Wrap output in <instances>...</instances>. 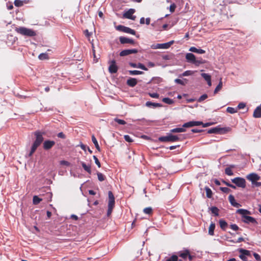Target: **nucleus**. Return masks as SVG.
<instances>
[{
  "label": "nucleus",
  "mask_w": 261,
  "mask_h": 261,
  "mask_svg": "<svg viewBox=\"0 0 261 261\" xmlns=\"http://www.w3.org/2000/svg\"><path fill=\"white\" fill-rule=\"evenodd\" d=\"M253 256L254 257V258L257 260H260V255L256 253H253Z\"/></svg>",
  "instance_id": "680f3d73"
},
{
  "label": "nucleus",
  "mask_w": 261,
  "mask_h": 261,
  "mask_svg": "<svg viewBox=\"0 0 261 261\" xmlns=\"http://www.w3.org/2000/svg\"><path fill=\"white\" fill-rule=\"evenodd\" d=\"M97 174L98 179L99 181H102L105 180L106 176L102 173L100 172H98Z\"/></svg>",
  "instance_id": "79ce46f5"
},
{
  "label": "nucleus",
  "mask_w": 261,
  "mask_h": 261,
  "mask_svg": "<svg viewBox=\"0 0 261 261\" xmlns=\"http://www.w3.org/2000/svg\"><path fill=\"white\" fill-rule=\"evenodd\" d=\"M137 68H140V69L145 70V71L148 70L147 68H146L143 64L140 63L138 64Z\"/></svg>",
  "instance_id": "09e8293b"
},
{
  "label": "nucleus",
  "mask_w": 261,
  "mask_h": 261,
  "mask_svg": "<svg viewBox=\"0 0 261 261\" xmlns=\"http://www.w3.org/2000/svg\"><path fill=\"white\" fill-rule=\"evenodd\" d=\"M226 112L230 114H234L238 112V109L232 107H227Z\"/></svg>",
  "instance_id": "72a5a7b5"
},
{
  "label": "nucleus",
  "mask_w": 261,
  "mask_h": 261,
  "mask_svg": "<svg viewBox=\"0 0 261 261\" xmlns=\"http://www.w3.org/2000/svg\"><path fill=\"white\" fill-rule=\"evenodd\" d=\"M232 182L234 184L237 186L245 188L246 187V180L244 178L242 177H236L231 179Z\"/></svg>",
  "instance_id": "423d86ee"
},
{
  "label": "nucleus",
  "mask_w": 261,
  "mask_h": 261,
  "mask_svg": "<svg viewBox=\"0 0 261 261\" xmlns=\"http://www.w3.org/2000/svg\"><path fill=\"white\" fill-rule=\"evenodd\" d=\"M35 136V140L33 142L31 150L28 154V156L31 157L35 152L37 148L43 143V148L45 150L50 149L56 144L55 142L53 140H46L43 142L44 138L43 136L45 135V132L40 130H36L34 132Z\"/></svg>",
  "instance_id": "f257e3e1"
},
{
  "label": "nucleus",
  "mask_w": 261,
  "mask_h": 261,
  "mask_svg": "<svg viewBox=\"0 0 261 261\" xmlns=\"http://www.w3.org/2000/svg\"><path fill=\"white\" fill-rule=\"evenodd\" d=\"M236 213L242 215L243 219L248 215H251V212L245 209H238L237 210Z\"/></svg>",
  "instance_id": "dca6fc26"
},
{
  "label": "nucleus",
  "mask_w": 261,
  "mask_h": 261,
  "mask_svg": "<svg viewBox=\"0 0 261 261\" xmlns=\"http://www.w3.org/2000/svg\"><path fill=\"white\" fill-rule=\"evenodd\" d=\"M211 212L213 214H214L216 216H218L219 215V209L216 207L213 206L211 208Z\"/></svg>",
  "instance_id": "e433bc0d"
},
{
  "label": "nucleus",
  "mask_w": 261,
  "mask_h": 261,
  "mask_svg": "<svg viewBox=\"0 0 261 261\" xmlns=\"http://www.w3.org/2000/svg\"><path fill=\"white\" fill-rule=\"evenodd\" d=\"M114 121L121 125H124L126 123L124 120L118 118H115Z\"/></svg>",
  "instance_id": "a18cd8bd"
},
{
  "label": "nucleus",
  "mask_w": 261,
  "mask_h": 261,
  "mask_svg": "<svg viewBox=\"0 0 261 261\" xmlns=\"http://www.w3.org/2000/svg\"><path fill=\"white\" fill-rule=\"evenodd\" d=\"M113 208V207H108V209L107 211L108 216H109L111 215Z\"/></svg>",
  "instance_id": "13d9d810"
},
{
  "label": "nucleus",
  "mask_w": 261,
  "mask_h": 261,
  "mask_svg": "<svg viewBox=\"0 0 261 261\" xmlns=\"http://www.w3.org/2000/svg\"><path fill=\"white\" fill-rule=\"evenodd\" d=\"M201 125H202L203 127H207V126H209L211 125V123H203L202 122V124H201Z\"/></svg>",
  "instance_id": "338daca9"
},
{
  "label": "nucleus",
  "mask_w": 261,
  "mask_h": 261,
  "mask_svg": "<svg viewBox=\"0 0 261 261\" xmlns=\"http://www.w3.org/2000/svg\"><path fill=\"white\" fill-rule=\"evenodd\" d=\"M148 66L149 67H153L155 66V64L153 62H148Z\"/></svg>",
  "instance_id": "69168bd1"
},
{
  "label": "nucleus",
  "mask_w": 261,
  "mask_h": 261,
  "mask_svg": "<svg viewBox=\"0 0 261 261\" xmlns=\"http://www.w3.org/2000/svg\"><path fill=\"white\" fill-rule=\"evenodd\" d=\"M82 166L84 169L87 171L88 173L91 174V166L87 165L84 162L81 163Z\"/></svg>",
  "instance_id": "bb28decb"
},
{
  "label": "nucleus",
  "mask_w": 261,
  "mask_h": 261,
  "mask_svg": "<svg viewBox=\"0 0 261 261\" xmlns=\"http://www.w3.org/2000/svg\"><path fill=\"white\" fill-rule=\"evenodd\" d=\"M219 224L221 228L225 230L228 226L227 223L223 219H220L219 220Z\"/></svg>",
  "instance_id": "b1692460"
},
{
  "label": "nucleus",
  "mask_w": 261,
  "mask_h": 261,
  "mask_svg": "<svg viewBox=\"0 0 261 261\" xmlns=\"http://www.w3.org/2000/svg\"><path fill=\"white\" fill-rule=\"evenodd\" d=\"M222 80L221 79L218 85H217V86L216 87V88H215V89L214 90V94H216L217 93H218L222 89Z\"/></svg>",
  "instance_id": "473e14b6"
},
{
  "label": "nucleus",
  "mask_w": 261,
  "mask_h": 261,
  "mask_svg": "<svg viewBox=\"0 0 261 261\" xmlns=\"http://www.w3.org/2000/svg\"><path fill=\"white\" fill-rule=\"evenodd\" d=\"M126 84L130 87H135L137 84V80L135 78H129L127 80Z\"/></svg>",
  "instance_id": "6ab92c4d"
},
{
  "label": "nucleus",
  "mask_w": 261,
  "mask_h": 261,
  "mask_svg": "<svg viewBox=\"0 0 261 261\" xmlns=\"http://www.w3.org/2000/svg\"><path fill=\"white\" fill-rule=\"evenodd\" d=\"M234 166L232 165V166H231L230 167H227L225 168V173L226 174L228 175H232L233 174V172L231 170V168H234Z\"/></svg>",
  "instance_id": "c756f323"
},
{
  "label": "nucleus",
  "mask_w": 261,
  "mask_h": 261,
  "mask_svg": "<svg viewBox=\"0 0 261 261\" xmlns=\"http://www.w3.org/2000/svg\"><path fill=\"white\" fill-rule=\"evenodd\" d=\"M239 257L243 261H247V257L242 253H241V254L239 255Z\"/></svg>",
  "instance_id": "052dcab7"
},
{
  "label": "nucleus",
  "mask_w": 261,
  "mask_h": 261,
  "mask_svg": "<svg viewBox=\"0 0 261 261\" xmlns=\"http://www.w3.org/2000/svg\"><path fill=\"white\" fill-rule=\"evenodd\" d=\"M201 75L206 82L211 79V76L207 73H203Z\"/></svg>",
  "instance_id": "ea45409f"
},
{
  "label": "nucleus",
  "mask_w": 261,
  "mask_h": 261,
  "mask_svg": "<svg viewBox=\"0 0 261 261\" xmlns=\"http://www.w3.org/2000/svg\"><path fill=\"white\" fill-rule=\"evenodd\" d=\"M228 200L230 204L234 207H239L241 206V205L240 203L236 201L234 196L232 195H230L228 196Z\"/></svg>",
  "instance_id": "2eb2a0df"
},
{
  "label": "nucleus",
  "mask_w": 261,
  "mask_h": 261,
  "mask_svg": "<svg viewBox=\"0 0 261 261\" xmlns=\"http://www.w3.org/2000/svg\"><path fill=\"white\" fill-rule=\"evenodd\" d=\"M224 128L220 127H214L208 130L207 133L208 134H220L223 130Z\"/></svg>",
  "instance_id": "f3484780"
},
{
  "label": "nucleus",
  "mask_w": 261,
  "mask_h": 261,
  "mask_svg": "<svg viewBox=\"0 0 261 261\" xmlns=\"http://www.w3.org/2000/svg\"><path fill=\"white\" fill-rule=\"evenodd\" d=\"M174 81L176 83L181 85H185L188 83V80L186 79H184V80L176 79Z\"/></svg>",
  "instance_id": "7c9ffc66"
},
{
  "label": "nucleus",
  "mask_w": 261,
  "mask_h": 261,
  "mask_svg": "<svg viewBox=\"0 0 261 261\" xmlns=\"http://www.w3.org/2000/svg\"><path fill=\"white\" fill-rule=\"evenodd\" d=\"M118 67L116 65V61L115 60H112L110 61V66L109 67V71L110 73H115L117 72Z\"/></svg>",
  "instance_id": "0eeeda50"
},
{
  "label": "nucleus",
  "mask_w": 261,
  "mask_h": 261,
  "mask_svg": "<svg viewBox=\"0 0 261 261\" xmlns=\"http://www.w3.org/2000/svg\"><path fill=\"white\" fill-rule=\"evenodd\" d=\"M253 116L254 118L261 117V106L257 107L254 111Z\"/></svg>",
  "instance_id": "aec40b11"
},
{
  "label": "nucleus",
  "mask_w": 261,
  "mask_h": 261,
  "mask_svg": "<svg viewBox=\"0 0 261 261\" xmlns=\"http://www.w3.org/2000/svg\"><path fill=\"white\" fill-rule=\"evenodd\" d=\"M129 73L130 75H139V74H142L144 73L143 71H139V70H129Z\"/></svg>",
  "instance_id": "4c0bfd02"
},
{
  "label": "nucleus",
  "mask_w": 261,
  "mask_h": 261,
  "mask_svg": "<svg viewBox=\"0 0 261 261\" xmlns=\"http://www.w3.org/2000/svg\"><path fill=\"white\" fill-rule=\"evenodd\" d=\"M145 105H146V106H147L148 107H151L152 106V107H153L154 108L161 107L162 106V105L161 103L152 102H151V101H147L146 102Z\"/></svg>",
  "instance_id": "5701e85b"
},
{
  "label": "nucleus",
  "mask_w": 261,
  "mask_h": 261,
  "mask_svg": "<svg viewBox=\"0 0 261 261\" xmlns=\"http://www.w3.org/2000/svg\"><path fill=\"white\" fill-rule=\"evenodd\" d=\"M215 228V224L214 223H211L208 228V233L211 236L214 234V229Z\"/></svg>",
  "instance_id": "393cba45"
},
{
  "label": "nucleus",
  "mask_w": 261,
  "mask_h": 261,
  "mask_svg": "<svg viewBox=\"0 0 261 261\" xmlns=\"http://www.w3.org/2000/svg\"><path fill=\"white\" fill-rule=\"evenodd\" d=\"M116 29L118 31L124 32L134 35H136V31L134 30L122 25H119L116 26Z\"/></svg>",
  "instance_id": "39448f33"
},
{
  "label": "nucleus",
  "mask_w": 261,
  "mask_h": 261,
  "mask_svg": "<svg viewBox=\"0 0 261 261\" xmlns=\"http://www.w3.org/2000/svg\"><path fill=\"white\" fill-rule=\"evenodd\" d=\"M93 158L95 161V164L97 165V166L99 168H100L101 167V165H100V163L99 161L98 158L95 155H93Z\"/></svg>",
  "instance_id": "8fccbe9b"
},
{
  "label": "nucleus",
  "mask_w": 261,
  "mask_h": 261,
  "mask_svg": "<svg viewBox=\"0 0 261 261\" xmlns=\"http://www.w3.org/2000/svg\"><path fill=\"white\" fill-rule=\"evenodd\" d=\"M189 250L188 249H185L183 251H180L178 253L179 257H182L183 259H186L187 258L188 255H189Z\"/></svg>",
  "instance_id": "4be33fe9"
},
{
  "label": "nucleus",
  "mask_w": 261,
  "mask_h": 261,
  "mask_svg": "<svg viewBox=\"0 0 261 261\" xmlns=\"http://www.w3.org/2000/svg\"><path fill=\"white\" fill-rule=\"evenodd\" d=\"M220 189L222 192L225 193H228L231 191L230 189L227 187H220Z\"/></svg>",
  "instance_id": "de8ad7c7"
},
{
  "label": "nucleus",
  "mask_w": 261,
  "mask_h": 261,
  "mask_svg": "<svg viewBox=\"0 0 261 261\" xmlns=\"http://www.w3.org/2000/svg\"><path fill=\"white\" fill-rule=\"evenodd\" d=\"M85 34L87 37H89L91 35L90 33L89 32L88 30L85 31Z\"/></svg>",
  "instance_id": "774afa93"
},
{
  "label": "nucleus",
  "mask_w": 261,
  "mask_h": 261,
  "mask_svg": "<svg viewBox=\"0 0 261 261\" xmlns=\"http://www.w3.org/2000/svg\"><path fill=\"white\" fill-rule=\"evenodd\" d=\"M230 227L232 230H235V231H237V230H238L239 229H240V228L238 227V226L237 224H233L230 225Z\"/></svg>",
  "instance_id": "864d4df0"
},
{
  "label": "nucleus",
  "mask_w": 261,
  "mask_h": 261,
  "mask_svg": "<svg viewBox=\"0 0 261 261\" xmlns=\"http://www.w3.org/2000/svg\"><path fill=\"white\" fill-rule=\"evenodd\" d=\"M193 73V71L187 70V71H185L184 72H183L182 73V74L181 75H180V76H189V75H192Z\"/></svg>",
  "instance_id": "c03bdc74"
},
{
  "label": "nucleus",
  "mask_w": 261,
  "mask_h": 261,
  "mask_svg": "<svg viewBox=\"0 0 261 261\" xmlns=\"http://www.w3.org/2000/svg\"><path fill=\"white\" fill-rule=\"evenodd\" d=\"M149 95L152 98H158L159 97V94L157 93H149Z\"/></svg>",
  "instance_id": "603ef678"
},
{
  "label": "nucleus",
  "mask_w": 261,
  "mask_h": 261,
  "mask_svg": "<svg viewBox=\"0 0 261 261\" xmlns=\"http://www.w3.org/2000/svg\"><path fill=\"white\" fill-rule=\"evenodd\" d=\"M135 12V10L134 9H130L124 14L123 16L125 18L134 20L136 18V16H133V14Z\"/></svg>",
  "instance_id": "f8f14e48"
},
{
  "label": "nucleus",
  "mask_w": 261,
  "mask_h": 261,
  "mask_svg": "<svg viewBox=\"0 0 261 261\" xmlns=\"http://www.w3.org/2000/svg\"><path fill=\"white\" fill-rule=\"evenodd\" d=\"M124 139L128 142H132L133 141L131 137L129 135H125L124 136Z\"/></svg>",
  "instance_id": "5fc2aeb1"
},
{
  "label": "nucleus",
  "mask_w": 261,
  "mask_h": 261,
  "mask_svg": "<svg viewBox=\"0 0 261 261\" xmlns=\"http://www.w3.org/2000/svg\"><path fill=\"white\" fill-rule=\"evenodd\" d=\"M174 43V41H171L170 42L162 43V44H157L156 45V48H163V49H167L169 48L172 44Z\"/></svg>",
  "instance_id": "4468645a"
},
{
  "label": "nucleus",
  "mask_w": 261,
  "mask_h": 261,
  "mask_svg": "<svg viewBox=\"0 0 261 261\" xmlns=\"http://www.w3.org/2000/svg\"><path fill=\"white\" fill-rule=\"evenodd\" d=\"M176 7V5L173 3L172 4H171L170 6V11L171 12V13H173L175 11V8Z\"/></svg>",
  "instance_id": "3c124183"
},
{
  "label": "nucleus",
  "mask_w": 261,
  "mask_h": 261,
  "mask_svg": "<svg viewBox=\"0 0 261 261\" xmlns=\"http://www.w3.org/2000/svg\"><path fill=\"white\" fill-rule=\"evenodd\" d=\"M246 106V105L244 103H243V102H241V103H240L238 106V107H237V109H244Z\"/></svg>",
  "instance_id": "6e6d98bb"
},
{
  "label": "nucleus",
  "mask_w": 261,
  "mask_h": 261,
  "mask_svg": "<svg viewBox=\"0 0 261 261\" xmlns=\"http://www.w3.org/2000/svg\"><path fill=\"white\" fill-rule=\"evenodd\" d=\"M138 52V50L137 49H124L122 50L120 54L119 55L121 57H124L127 55H129L132 54H136Z\"/></svg>",
  "instance_id": "6e6552de"
},
{
  "label": "nucleus",
  "mask_w": 261,
  "mask_h": 261,
  "mask_svg": "<svg viewBox=\"0 0 261 261\" xmlns=\"http://www.w3.org/2000/svg\"><path fill=\"white\" fill-rule=\"evenodd\" d=\"M16 31L18 33L24 36L33 37L36 35V33L33 30L24 27L16 28Z\"/></svg>",
  "instance_id": "7ed1b4c3"
},
{
  "label": "nucleus",
  "mask_w": 261,
  "mask_h": 261,
  "mask_svg": "<svg viewBox=\"0 0 261 261\" xmlns=\"http://www.w3.org/2000/svg\"><path fill=\"white\" fill-rule=\"evenodd\" d=\"M185 58L187 62L193 64L196 66H198L200 64H203L206 63V61L204 60H203L201 58L196 59L195 56L192 53L186 54Z\"/></svg>",
  "instance_id": "f03ea898"
},
{
  "label": "nucleus",
  "mask_w": 261,
  "mask_h": 261,
  "mask_svg": "<svg viewBox=\"0 0 261 261\" xmlns=\"http://www.w3.org/2000/svg\"><path fill=\"white\" fill-rule=\"evenodd\" d=\"M252 185H254L256 187H260L261 186V182H257V181L254 182Z\"/></svg>",
  "instance_id": "0e129e2a"
},
{
  "label": "nucleus",
  "mask_w": 261,
  "mask_h": 261,
  "mask_svg": "<svg viewBox=\"0 0 261 261\" xmlns=\"http://www.w3.org/2000/svg\"><path fill=\"white\" fill-rule=\"evenodd\" d=\"M109 202L108 207H114L115 206V197L112 191L108 192Z\"/></svg>",
  "instance_id": "9d476101"
},
{
  "label": "nucleus",
  "mask_w": 261,
  "mask_h": 261,
  "mask_svg": "<svg viewBox=\"0 0 261 261\" xmlns=\"http://www.w3.org/2000/svg\"><path fill=\"white\" fill-rule=\"evenodd\" d=\"M239 251L240 253L243 254L244 255H250V252L249 250L241 248L239 250Z\"/></svg>",
  "instance_id": "58836bf2"
},
{
  "label": "nucleus",
  "mask_w": 261,
  "mask_h": 261,
  "mask_svg": "<svg viewBox=\"0 0 261 261\" xmlns=\"http://www.w3.org/2000/svg\"><path fill=\"white\" fill-rule=\"evenodd\" d=\"M14 4L16 7H21L23 6V2L21 0H15Z\"/></svg>",
  "instance_id": "37998d69"
},
{
  "label": "nucleus",
  "mask_w": 261,
  "mask_h": 261,
  "mask_svg": "<svg viewBox=\"0 0 261 261\" xmlns=\"http://www.w3.org/2000/svg\"><path fill=\"white\" fill-rule=\"evenodd\" d=\"M162 101L167 104L171 105L173 103V100L169 98L165 97L162 99Z\"/></svg>",
  "instance_id": "a19ab883"
},
{
  "label": "nucleus",
  "mask_w": 261,
  "mask_h": 261,
  "mask_svg": "<svg viewBox=\"0 0 261 261\" xmlns=\"http://www.w3.org/2000/svg\"><path fill=\"white\" fill-rule=\"evenodd\" d=\"M207 97L208 96L206 94H204L199 98V99H198V101L200 102L206 99L207 98Z\"/></svg>",
  "instance_id": "49530a36"
},
{
  "label": "nucleus",
  "mask_w": 261,
  "mask_h": 261,
  "mask_svg": "<svg viewBox=\"0 0 261 261\" xmlns=\"http://www.w3.org/2000/svg\"><path fill=\"white\" fill-rule=\"evenodd\" d=\"M205 190L206 192V197L208 198H212V196H213V192H212L211 189L210 188H208V187H205Z\"/></svg>",
  "instance_id": "c85d7f7f"
},
{
  "label": "nucleus",
  "mask_w": 261,
  "mask_h": 261,
  "mask_svg": "<svg viewBox=\"0 0 261 261\" xmlns=\"http://www.w3.org/2000/svg\"><path fill=\"white\" fill-rule=\"evenodd\" d=\"M143 213L148 215H152L153 213L152 208L151 207H145L143 209Z\"/></svg>",
  "instance_id": "cd10ccee"
},
{
  "label": "nucleus",
  "mask_w": 261,
  "mask_h": 261,
  "mask_svg": "<svg viewBox=\"0 0 261 261\" xmlns=\"http://www.w3.org/2000/svg\"><path fill=\"white\" fill-rule=\"evenodd\" d=\"M243 222L245 223H256L257 222L256 220L252 217L249 216H246L243 220H242Z\"/></svg>",
  "instance_id": "a211bd4d"
},
{
  "label": "nucleus",
  "mask_w": 261,
  "mask_h": 261,
  "mask_svg": "<svg viewBox=\"0 0 261 261\" xmlns=\"http://www.w3.org/2000/svg\"><path fill=\"white\" fill-rule=\"evenodd\" d=\"M57 136L59 138H62V139H65L66 138L65 134L63 132H60V133H58L57 135Z\"/></svg>",
  "instance_id": "bf43d9fd"
},
{
  "label": "nucleus",
  "mask_w": 261,
  "mask_h": 261,
  "mask_svg": "<svg viewBox=\"0 0 261 261\" xmlns=\"http://www.w3.org/2000/svg\"><path fill=\"white\" fill-rule=\"evenodd\" d=\"M189 51L193 53H198L199 54H203L205 53V51L202 49H198L194 46H192L189 48Z\"/></svg>",
  "instance_id": "412c9836"
},
{
  "label": "nucleus",
  "mask_w": 261,
  "mask_h": 261,
  "mask_svg": "<svg viewBox=\"0 0 261 261\" xmlns=\"http://www.w3.org/2000/svg\"><path fill=\"white\" fill-rule=\"evenodd\" d=\"M119 41L122 44L126 43L135 44V41L133 39L122 36L119 37Z\"/></svg>",
  "instance_id": "9b49d317"
},
{
  "label": "nucleus",
  "mask_w": 261,
  "mask_h": 261,
  "mask_svg": "<svg viewBox=\"0 0 261 261\" xmlns=\"http://www.w3.org/2000/svg\"><path fill=\"white\" fill-rule=\"evenodd\" d=\"M92 141L94 143L96 149L98 151H100V148L98 145V142L94 135L92 136Z\"/></svg>",
  "instance_id": "a878e982"
},
{
  "label": "nucleus",
  "mask_w": 261,
  "mask_h": 261,
  "mask_svg": "<svg viewBox=\"0 0 261 261\" xmlns=\"http://www.w3.org/2000/svg\"><path fill=\"white\" fill-rule=\"evenodd\" d=\"M246 178L248 180L251 181L252 184L260 179V176L254 173L249 174L247 176Z\"/></svg>",
  "instance_id": "1a4fd4ad"
},
{
  "label": "nucleus",
  "mask_w": 261,
  "mask_h": 261,
  "mask_svg": "<svg viewBox=\"0 0 261 261\" xmlns=\"http://www.w3.org/2000/svg\"><path fill=\"white\" fill-rule=\"evenodd\" d=\"M191 131L193 133H200V132H202L203 130H201V129H196V128H194V129H192L191 130Z\"/></svg>",
  "instance_id": "e2e57ef3"
},
{
  "label": "nucleus",
  "mask_w": 261,
  "mask_h": 261,
  "mask_svg": "<svg viewBox=\"0 0 261 261\" xmlns=\"http://www.w3.org/2000/svg\"><path fill=\"white\" fill-rule=\"evenodd\" d=\"M38 58L40 60H43L48 59L49 58V57H48V55L47 54L41 53L39 55Z\"/></svg>",
  "instance_id": "c9c22d12"
},
{
  "label": "nucleus",
  "mask_w": 261,
  "mask_h": 261,
  "mask_svg": "<svg viewBox=\"0 0 261 261\" xmlns=\"http://www.w3.org/2000/svg\"><path fill=\"white\" fill-rule=\"evenodd\" d=\"M159 140L160 142H174L176 141H179V138L177 136L173 135L172 134H169L166 136H162L159 138Z\"/></svg>",
  "instance_id": "20e7f679"
},
{
  "label": "nucleus",
  "mask_w": 261,
  "mask_h": 261,
  "mask_svg": "<svg viewBox=\"0 0 261 261\" xmlns=\"http://www.w3.org/2000/svg\"><path fill=\"white\" fill-rule=\"evenodd\" d=\"M201 124H202V122L192 121L184 123L182 126L184 127H190L194 126H199Z\"/></svg>",
  "instance_id": "ddd939ff"
},
{
  "label": "nucleus",
  "mask_w": 261,
  "mask_h": 261,
  "mask_svg": "<svg viewBox=\"0 0 261 261\" xmlns=\"http://www.w3.org/2000/svg\"><path fill=\"white\" fill-rule=\"evenodd\" d=\"M185 131L186 129L184 128H175L170 130V132L173 133H182Z\"/></svg>",
  "instance_id": "2f4dec72"
},
{
  "label": "nucleus",
  "mask_w": 261,
  "mask_h": 261,
  "mask_svg": "<svg viewBox=\"0 0 261 261\" xmlns=\"http://www.w3.org/2000/svg\"><path fill=\"white\" fill-rule=\"evenodd\" d=\"M42 201V199L39 198L37 196H34L33 198L34 204H38Z\"/></svg>",
  "instance_id": "f704fd0d"
},
{
  "label": "nucleus",
  "mask_w": 261,
  "mask_h": 261,
  "mask_svg": "<svg viewBox=\"0 0 261 261\" xmlns=\"http://www.w3.org/2000/svg\"><path fill=\"white\" fill-rule=\"evenodd\" d=\"M171 261H178V256L176 255H172L171 257H170Z\"/></svg>",
  "instance_id": "4d7b16f0"
}]
</instances>
